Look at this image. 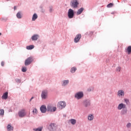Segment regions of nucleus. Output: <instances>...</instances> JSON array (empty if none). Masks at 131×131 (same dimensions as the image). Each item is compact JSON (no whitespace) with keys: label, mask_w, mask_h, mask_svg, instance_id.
<instances>
[{"label":"nucleus","mask_w":131,"mask_h":131,"mask_svg":"<svg viewBox=\"0 0 131 131\" xmlns=\"http://www.w3.org/2000/svg\"><path fill=\"white\" fill-rule=\"evenodd\" d=\"M79 4V3H78L77 0H73L71 2V6L72 8H74V9L78 8Z\"/></svg>","instance_id":"1"},{"label":"nucleus","mask_w":131,"mask_h":131,"mask_svg":"<svg viewBox=\"0 0 131 131\" xmlns=\"http://www.w3.org/2000/svg\"><path fill=\"white\" fill-rule=\"evenodd\" d=\"M33 61V58L32 57H30L28 58L25 62V66H28V65H30L31 63Z\"/></svg>","instance_id":"2"},{"label":"nucleus","mask_w":131,"mask_h":131,"mask_svg":"<svg viewBox=\"0 0 131 131\" xmlns=\"http://www.w3.org/2000/svg\"><path fill=\"white\" fill-rule=\"evenodd\" d=\"M68 16L70 19H72L74 17V11L72 9H69Z\"/></svg>","instance_id":"3"},{"label":"nucleus","mask_w":131,"mask_h":131,"mask_svg":"<svg viewBox=\"0 0 131 131\" xmlns=\"http://www.w3.org/2000/svg\"><path fill=\"white\" fill-rule=\"evenodd\" d=\"M49 129L50 131H55L57 129V125L55 123H51L49 125Z\"/></svg>","instance_id":"4"},{"label":"nucleus","mask_w":131,"mask_h":131,"mask_svg":"<svg viewBox=\"0 0 131 131\" xmlns=\"http://www.w3.org/2000/svg\"><path fill=\"white\" fill-rule=\"evenodd\" d=\"M41 97L42 99H47V98H48V91L43 90L41 94Z\"/></svg>","instance_id":"5"},{"label":"nucleus","mask_w":131,"mask_h":131,"mask_svg":"<svg viewBox=\"0 0 131 131\" xmlns=\"http://www.w3.org/2000/svg\"><path fill=\"white\" fill-rule=\"evenodd\" d=\"M56 110H57V107H52L50 105H48L47 106V111L49 112H55Z\"/></svg>","instance_id":"6"},{"label":"nucleus","mask_w":131,"mask_h":131,"mask_svg":"<svg viewBox=\"0 0 131 131\" xmlns=\"http://www.w3.org/2000/svg\"><path fill=\"white\" fill-rule=\"evenodd\" d=\"M26 116V112H25V110L23 109L18 112V116L19 117H24V116Z\"/></svg>","instance_id":"7"},{"label":"nucleus","mask_w":131,"mask_h":131,"mask_svg":"<svg viewBox=\"0 0 131 131\" xmlns=\"http://www.w3.org/2000/svg\"><path fill=\"white\" fill-rule=\"evenodd\" d=\"M80 38H81V34H78L77 35H76L75 38L74 39V42H75L76 43L78 42L79 40H80Z\"/></svg>","instance_id":"8"},{"label":"nucleus","mask_w":131,"mask_h":131,"mask_svg":"<svg viewBox=\"0 0 131 131\" xmlns=\"http://www.w3.org/2000/svg\"><path fill=\"white\" fill-rule=\"evenodd\" d=\"M82 97H83V93L82 92H78L75 95V97L76 98V99H77L78 100H79V99H81Z\"/></svg>","instance_id":"9"},{"label":"nucleus","mask_w":131,"mask_h":131,"mask_svg":"<svg viewBox=\"0 0 131 131\" xmlns=\"http://www.w3.org/2000/svg\"><path fill=\"white\" fill-rule=\"evenodd\" d=\"M118 110H121L122 109H125L126 108V105L124 103H120L118 106Z\"/></svg>","instance_id":"10"},{"label":"nucleus","mask_w":131,"mask_h":131,"mask_svg":"<svg viewBox=\"0 0 131 131\" xmlns=\"http://www.w3.org/2000/svg\"><path fill=\"white\" fill-rule=\"evenodd\" d=\"M58 104L59 105V108H60L61 109H63L65 107H66V102H65V101L59 102Z\"/></svg>","instance_id":"11"},{"label":"nucleus","mask_w":131,"mask_h":131,"mask_svg":"<svg viewBox=\"0 0 131 131\" xmlns=\"http://www.w3.org/2000/svg\"><path fill=\"white\" fill-rule=\"evenodd\" d=\"M40 110L41 112V113H46V112H47V106H46V105H42L41 106L40 108Z\"/></svg>","instance_id":"12"},{"label":"nucleus","mask_w":131,"mask_h":131,"mask_svg":"<svg viewBox=\"0 0 131 131\" xmlns=\"http://www.w3.org/2000/svg\"><path fill=\"white\" fill-rule=\"evenodd\" d=\"M117 95L119 97H124V91L123 90H119L118 91Z\"/></svg>","instance_id":"13"},{"label":"nucleus","mask_w":131,"mask_h":131,"mask_svg":"<svg viewBox=\"0 0 131 131\" xmlns=\"http://www.w3.org/2000/svg\"><path fill=\"white\" fill-rule=\"evenodd\" d=\"M125 52L128 54V55H130L131 53V46H128L126 49H125Z\"/></svg>","instance_id":"14"},{"label":"nucleus","mask_w":131,"mask_h":131,"mask_svg":"<svg viewBox=\"0 0 131 131\" xmlns=\"http://www.w3.org/2000/svg\"><path fill=\"white\" fill-rule=\"evenodd\" d=\"M7 131H13L14 130V127L11 125V124H8L7 127Z\"/></svg>","instance_id":"15"},{"label":"nucleus","mask_w":131,"mask_h":131,"mask_svg":"<svg viewBox=\"0 0 131 131\" xmlns=\"http://www.w3.org/2000/svg\"><path fill=\"white\" fill-rule=\"evenodd\" d=\"M32 40H37L38 39V35H34L31 37Z\"/></svg>","instance_id":"16"},{"label":"nucleus","mask_w":131,"mask_h":131,"mask_svg":"<svg viewBox=\"0 0 131 131\" xmlns=\"http://www.w3.org/2000/svg\"><path fill=\"white\" fill-rule=\"evenodd\" d=\"M83 10H84L83 8H80L77 12V15H80V14L83 12Z\"/></svg>","instance_id":"17"},{"label":"nucleus","mask_w":131,"mask_h":131,"mask_svg":"<svg viewBox=\"0 0 131 131\" xmlns=\"http://www.w3.org/2000/svg\"><path fill=\"white\" fill-rule=\"evenodd\" d=\"M84 105L85 107H88V106H90L91 105V103H90V101L85 100L84 102Z\"/></svg>","instance_id":"18"},{"label":"nucleus","mask_w":131,"mask_h":131,"mask_svg":"<svg viewBox=\"0 0 131 131\" xmlns=\"http://www.w3.org/2000/svg\"><path fill=\"white\" fill-rule=\"evenodd\" d=\"M8 92H6L2 96V99H4V100H7L8 99Z\"/></svg>","instance_id":"19"},{"label":"nucleus","mask_w":131,"mask_h":131,"mask_svg":"<svg viewBox=\"0 0 131 131\" xmlns=\"http://www.w3.org/2000/svg\"><path fill=\"white\" fill-rule=\"evenodd\" d=\"M88 118V120L90 121L94 120V115L92 114H90L89 115Z\"/></svg>","instance_id":"20"},{"label":"nucleus","mask_w":131,"mask_h":131,"mask_svg":"<svg viewBox=\"0 0 131 131\" xmlns=\"http://www.w3.org/2000/svg\"><path fill=\"white\" fill-rule=\"evenodd\" d=\"M38 17L37 14L36 13H34L33 15L32 20L34 21L35 20H36V18Z\"/></svg>","instance_id":"21"},{"label":"nucleus","mask_w":131,"mask_h":131,"mask_svg":"<svg viewBox=\"0 0 131 131\" xmlns=\"http://www.w3.org/2000/svg\"><path fill=\"white\" fill-rule=\"evenodd\" d=\"M27 50H32L34 49V46L33 45H30L26 47Z\"/></svg>","instance_id":"22"},{"label":"nucleus","mask_w":131,"mask_h":131,"mask_svg":"<svg viewBox=\"0 0 131 131\" xmlns=\"http://www.w3.org/2000/svg\"><path fill=\"white\" fill-rule=\"evenodd\" d=\"M68 83H69V80H66L63 81V83H62V85L63 86H65V85H66V84H68Z\"/></svg>","instance_id":"23"},{"label":"nucleus","mask_w":131,"mask_h":131,"mask_svg":"<svg viewBox=\"0 0 131 131\" xmlns=\"http://www.w3.org/2000/svg\"><path fill=\"white\" fill-rule=\"evenodd\" d=\"M76 70H77V69H76V68H75V67H73V68L71 69V73H74V72H75V71H76Z\"/></svg>","instance_id":"24"},{"label":"nucleus","mask_w":131,"mask_h":131,"mask_svg":"<svg viewBox=\"0 0 131 131\" xmlns=\"http://www.w3.org/2000/svg\"><path fill=\"white\" fill-rule=\"evenodd\" d=\"M70 121L73 125H74L75 123H76V120L75 119H72L70 120Z\"/></svg>","instance_id":"25"},{"label":"nucleus","mask_w":131,"mask_h":131,"mask_svg":"<svg viewBox=\"0 0 131 131\" xmlns=\"http://www.w3.org/2000/svg\"><path fill=\"white\" fill-rule=\"evenodd\" d=\"M33 130H34V131H41V130H42V127H39L37 128H34Z\"/></svg>","instance_id":"26"},{"label":"nucleus","mask_w":131,"mask_h":131,"mask_svg":"<svg viewBox=\"0 0 131 131\" xmlns=\"http://www.w3.org/2000/svg\"><path fill=\"white\" fill-rule=\"evenodd\" d=\"M16 17L18 19H21V18H22V16H21V13L20 12H18L16 14Z\"/></svg>","instance_id":"27"},{"label":"nucleus","mask_w":131,"mask_h":131,"mask_svg":"<svg viewBox=\"0 0 131 131\" xmlns=\"http://www.w3.org/2000/svg\"><path fill=\"white\" fill-rule=\"evenodd\" d=\"M124 101L126 104H128V103H129V99H128L125 98L124 99Z\"/></svg>","instance_id":"28"},{"label":"nucleus","mask_w":131,"mask_h":131,"mask_svg":"<svg viewBox=\"0 0 131 131\" xmlns=\"http://www.w3.org/2000/svg\"><path fill=\"white\" fill-rule=\"evenodd\" d=\"M107 8H112L113 7V3H110L107 5Z\"/></svg>","instance_id":"29"},{"label":"nucleus","mask_w":131,"mask_h":131,"mask_svg":"<svg viewBox=\"0 0 131 131\" xmlns=\"http://www.w3.org/2000/svg\"><path fill=\"white\" fill-rule=\"evenodd\" d=\"M5 114V111L4 110H0V115H4Z\"/></svg>","instance_id":"30"},{"label":"nucleus","mask_w":131,"mask_h":131,"mask_svg":"<svg viewBox=\"0 0 131 131\" xmlns=\"http://www.w3.org/2000/svg\"><path fill=\"white\" fill-rule=\"evenodd\" d=\"M121 70V67H118L116 68V71H117V72H120Z\"/></svg>","instance_id":"31"},{"label":"nucleus","mask_w":131,"mask_h":131,"mask_svg":"<svg viewBox=\"0 0 131 131\" xmlns=\"http://www.w3.org/2000/svg\"><path fill=\"white\" fill-rule=\"evenodd\" d=\"M21 71H23V72H26V71H27V69L26 68V67H23Z\"/></svg>","instance_id":"32"},{"label":"nucleus","mask_w":131,"mask_h":131,"mask_svg":"<svg viewBox=\"0 0 131 131\" xmlns=\"http://www.w3.org/2000/svg\"><path fill=\"white\" fill-rule=\"evenodd\" d=\"M127 110H123V111H122L121 113L122 115H124V114H126V113H127Z\"/></svg>","instance_id":"33"},{"label":"nucleus","mask_w":131,"mask_h":131,"mask_svg":"<svg viewBox=\"0 0 131 131\" xmlns=\"http://www.w3.org/2000/svg\"><path fill=\"white\" fill-rule=\"evenodd\" d=\"M33 113H34V114H37V110L36 108L34 109L33 110Z\"/></svg>","instance_id":"34"},{"label":"nucleus","mask_w":131,"mask_h":131,"mask_svg":"<svg viewBox=\"0 0 131 131\" xmlns=\"http://www.w3.org/2000/svg\"><path fill=\"white\" fill-rule=\"evenodd\" d=\"M131 127V123H128L126 124V127H127V128H129V127Z\"/></svg>","instance_id":"35"},{"label":"nucleus","mask_w":131,"mask_h":131,"mask_svg":"<svg viewBox=\"0 0 131 131\" xmlns=\"http://www.w3.org/2000/svg\"><path fill=\"white\" fill-rule=\"evenodd\" d=\"M15 81L18 83H20V82H21V80L19 79H15Z\"/></svg>","instance_id":"36"},{"label":"nucleus","mask_w":131,"mask_h":131,"mask_svg":"<svg viewBox=\"0 0 131 131\" xmlns=\"http://www.w3.org/2000/svg\"><path fill=\"white\" fill-rule=\"evenodd\" d=\"M1 66L4 67L5 66V62L4 61H2L1 62Z\"/></svg>","instance_id":"37"},{"label":"nucleus","mask_w":131,"mask_h":131,"mask_svg":"<svg viewBox=\"0 0 131 131\" xmlns=\"http://www.w3.org/2000/svg\"><path fill=\"white\" fill-rule=\"evenodd\" d=\"M14 10H17V7L14 6Z\"/></svg>","instance_id":"38"},{"label":"nucleus","mask_w":131,"mask_h":131,"mask_svg":"<svg viewBox=\"0 0 131 131\" xmlns=\"http://www.w3.org/2000/svg\"><path fill=\"white\" fill-rule=\"evenodd\" d=\"M33 97H32L31 98V99H30V101H31V100H32V99H33Z\"/></svg>","instance_id":"39"},{"label":"nucleus","mask_w":131,"mask_h":131,"mask_svg":"<svg viewBox=\"0 0 131 131\" xmlns=\"http://www.w3.org/2000/svg\"><path fill=\"white\" fill-rule=\"evenodd\" d=\"M1 35H2V33H0V36H1Z\"/></svg>","instance_id":"40"},{"label":"nucleus","mask_w":131,"mask_h":131,"mask_svg":"<svg viewBox=\"0 0 131 131\" xmlns=\"http://www.w3.org/2000/svg\"><path fill=\"white\" fill-rule=\"evenodd\" d=\"M50 12H52V9H50Z\"/></svg>","instance_id":"41"}]
</instances>
